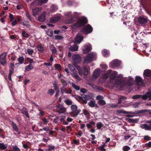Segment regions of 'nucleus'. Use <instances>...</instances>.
Here are the masks:
<instances>
[{
  "mask_svg": "<svg viewBox=\"0 0 151 151\" xmlns=\"http://www.w3.org/2000/svg\"><path fill=\"white\" fill-rule=\"evenodd\" d=\"M43 129L44 131L47 132L50 130V128L49 127L47 126L46 127H44Z\"/></svg>",
  "mask_w": 151,
  "mask_h": 151,
  "instance_id": "e2e57ef3",
  "label": "nucleus"
},
{
  "mask_svg": "<svg viewBox=\"0 0 151 151\" xmlns=\"http://www.w3.org/2000/svg\"><path fill=\"white\" fill-rule=\"evenodd\" d=\"M61 18V15L60 14L55 15L51 18L50 20V22L51 23H55L58 21Z\"/></svg>",
  "mask_w": 151,
  "mask_h": 151,
  "instance_id": "4468645a",
  "label": "nucleus"
},
{
  "mask_svg": "<svg viewBox=\"0 0 151 151\" xmlns=\"http://www.w3.org/2000/svg\"><path fill=\"white\" fill-rule=\"evenodd\" d=\"M83 37L81 34L79 33H78L76 35V37L75 38V43H80L83 40Z\"/></svg>",
  "mask_w": 151,
  "mask_h": 151,
  "instance_id": "2eb2a0df",
  "label": "nucleus"
},
{
  "mask_svg": "<svg viewBox=\"0 0 151 151\" xmlns=\"http://www.w3.org/2000/svg\"><path fill=\"white\" fill-rule=\"evenodd\" d=\"M96 56L95 53L91 52L88 54L86 56L84 57V63H88L91 62L93 58Z\"/></svg>",
  "mask_w": 151,
  "mask_h": 151,
  "instance_id": "7ed1b4c3",
  "label": "nucleus"
},
{
  "mask_svg": "<svg viewBox=\"0 0 151 151\" xmlns=\"http://www.w3.org/2000/svg\"><path fill=\"white\" fill-rule=\"evenodd\" d=\"M55 38L57 40H61L63 38V37L61 36L56 35L55 36Z\"/></svg>",
  "mask_w": 151,
  "mask_h": 151,
  "instance_id": "4d7b16f0",
  "label": "nucleus"
},
{
  "mask_svg": "<svg viewBox=\"0 0 151 151\" xmlns=\"http://www.w3.org/2000/svg\"><path fill=\"white\" fill-rule=\"evenodd\" d=\"M14 71L13 70H9V75L8 76V78L10 80L12 81V79H11V76L12 73H13Z\"/></svg>",
  "mask_w": 151,
  "mask_h": 151,
  "instance_id": "c03bdc74",
  "label": "nucleus"
},
{
  "mask_svg": "<svg viewBox=\"0 0 151 151\" xmlns=\"http://www.w3.org/2000/svg\"><path fill=\"white\" fill-rule=\"evenodd\" d=\"M42 121L43 122L44 124L46 125L48 122V121L45 118H44L42 119Z\"/></svg>",
  "mask_w": 151,
  "mask_h": 151,
  "instance_id": "13d9d810",
  "label": "nucleus"
},
{
  "mask_svg": "<svg viewBox=\"0 0 151 151\" xmlns=\"http://www.w3.org/2000/svg\"><path fill=\"white\" fill-rule=\"evenodd\" d=\"M92 49V47L90 45H86L83 46L82 48L83 53H86L90 51Z\"/></svg>",
  "mask_w": 151,
  "mask_h": 151,
  "instance_id": "ddd939ff",
  "label": "nucleus"
},
{
  "mask_svg": "<svg viewBox=\"0 0 151 151\" xmlns=\"http://www.w3.org/2000/svg\"><path fill=\"white\" fill-rule=\"evenodd\" d=\"M9 17L11 21H12L14 19V18L13 16V15L11 14H9Z\"/></svg>",
  "mask_w": 151,
  "mask_h": 151,
  "instance_id": "680f3d73",
  "label": "nucleus"
},
{
  "mask_svg": "<svg viewBox=\"0 0 151 151\" xmlns=\"http://www.w3.org/2000/svg\"><path fill=\"white\" fill-rule=\"evenodd\" d=\"M135 81L136 84L140 87L143 86L144 83L143 82L142 79L141 77L139 76L136 77Z\"/></svg>",
  "mask_w": 151,
  "mask_h": 151,
  "instance_id": "1a4fd4ad",
  "label": "nucleus"
},
{
  "mask_svg": "<svg viewBox=\"0 0 151 151\" xmlns=\"http://www.w3.org/2000/svg\"><path fill=\"white\" fill-rule=\"evenodd\" d=\"M42 9V7L35 8L32 9V14L33 15L35 16L38 14Z\"/></svg>",
  "mask_w": 151,
  "mask_h": 151,
  "instance_id": "dca6fc26",
  "label": "nucleus"
},
{
  "mask_svg": "<svg viewBox=\"0 0 151 151\" xmlns=\"http://www.w3.org/2000/svg\"><path fill=\"white\" fill-rule=\"evenodd\" d=\"M120 62L117 60H115L109 63V65L112 68H115L120 65Z\"/></svg>",
  "mask_w": 151,
  "mask_h": 151,
  "instance_id": "f8f14e48",
  "label": "nucleus"
},
{
  "mask_svg": "<svg viewBox=\"0 0 151 151\" xmlns=\"http://www.w3.org/2000/svg\"><path fill=\"white\" fill-rule=\"evenodd\" d=\"M38 50L40 52H42L44 50V48L41 45H38L37 46Z\"/></svg>",
  "mask_w": 151,
  "mask_h": 151,
  "instance_id": "7c9ffc66",
  "label": "nucleus"
},
{
  "mask_svg": "<svg viewBox=\"0 0 151 151\" xmlns=\"http://www.w3.org/2000/svg\"><path fill=\"white\" fill-rule=\"evenodd\" d=\"M68 68L71 71H72L73 73L76 72L77 71L76 70L71 64H68Z\"/></svg>",
  "mask_w": 151,
  "mask_h": 151,
  "instance_id": "bb28decb",
  "label": "nucleus"
},
{
  "mask_svg": "<svg viewBox=\"0 0 151 151\" xmlns=\"http://www.w3.org/2000/svg\"><path fill=\"white\" fill-rule=\"evenodd\" d=\"M21 111L22 114H24L27 117L29 118V116L28 113V112L26 108H23L21 110Z\"/></svg>",
  "mask_w": 151,
  "mask_h": 151,
  "instance_id": "a878e982",
  "label": "nucleus"
},
{
  "mask_svg": "<svg viewBox=\"0 0 151 151\" xmlns=\"http://www.w3.org/2000/svg\"><path fill=\"white\" fill-rule=\"evenodd\" d=\"M58 8L56 6L54 5H52L51 7V10L52 12H54L58 9Z\"/></svg>",
  "mask_w": 151,
  "mask_h": 151,
  "instance_id": "e433bc0d",
  "label": "nucleus"
},
{
  "mask_svg": "<svg viewBox=\"0 0 151 151\" xmlns=\"http://www.w3.org/2000/svg\"><path fill=\"white\" fill-rule=\"evenodd\" d=\"M22 34L23 37L26 38H28L29 37V35L27 33H26L24 31L22 32Z\"/></svg>",
  "mask_w": 151,
  "mask_h": 151,
  "instance_id": "de8ad7c7",
  "label": "nucleus"
},
{
  "mask_svg": "<svg viewBox=\"0 0 151 151\" xmlns=\"http://www.w3.org/2000/svg\"><path fill=\"white\" fill-rule=\"evenodd\" d=\"M97 128L99 129L103 126V124L101 122H98L96 124Z\"/></svg>",
  "mask_w": 151,
  "mask_h": 151,
  "instance_id": "a18cd8bd",
  "label": "nucleus"
},
{
  "mask_svg": "<svg viewBox=\"0 0 151 151\" xmlns=\"http://www.w3.org/2000/svg\"><path fill=\"white\" fill-rule=\"evenodd\" d=\"M13 151H20V150L17 146H14L13 147Z\"/></svg>",
  "mask_w": 151,
  "mask_h": 151,
  "instance_id": "864d4df0",
  "label": "nucleus"
},
{
  "mask_svg": "<svg viewBox=\"0 0 151 151\" xmlns=\"http://www.w3.org/2000/svg\"><path fill=\"white\" fill-rule=\"evenodd\" d=\"M14 67V64L13 63H11L10 65V68L9 70H13L14 71V69L13 68Z\"/></svg>",
  "mask_w": 151,
  "mask_h": 151,
  "instance_id": "0e129e2a",
  "label": "nucleus"
},
{
  "mask_svg": "<svg viewBox=\"0 0 151 151\" xmlns=\"http://www.w3.org/2000/svg\"><path fill=\"white\" fill-rule=\"evenodd\" d=\"M69 49L72 51H75L77 50L78 49V46L75 45L73 46H70L69 47Z\"/></svg>",
  "mask_w": 151,
  "mask_h": 151,
  "instance_id": "393cba45",
  "label": "nucleus"
},
{
  "mask_svg": "<svg viewBox=\"0 0 151 151\" xmlns=\"http://www.w3.org/2000/svg\"><path fill=\"white\" fill-rule=\"evenodd\" d=\"M117 72L116 71H114L113 73L111 74L110 76V78L111 79H114L116 77Z\"/></svg>",
  "mask_w": 151,
  "mask_h": 151,
  "instance_id": "c756f323",
  "label": "nucleus"
},
{
  "mask_svg": "<svg viewBox=\"0 0 151 151\" xmlns=\"http://www.w3.org/2000/svg\"><path fill=\"white\" fill-rule=\"evenodd\" d=\"M7 148V145L3 143H0V149L2 150H5Z\"/></svg>",
  "mask_w": 151,
  "mask_h": 151,
  "instance_id": "72a5a7b5",
  "label": "nucleus"
},
{
  "mask_svg": "<svg viewBox=\"0 0 151 151\" xmlns=\"http://www.w3.org/2000/svg\"><path fill=\"white\" fill-rule=\"evenodd\" d=\"M140 127L142 128L145 129V130H150V125L148 126L146 124H142L140 125Z\"/></svg>",
  "mask_w": 151,
  "mask_h": 151,
  "instance_id": "4be33fe9",
  "label": "nucleus"
},
{
  "mask_svg": "<svg viewBox=\"0 0 151 151\" xmlns=\"http://www.w3.org/2000/svg\"><path fill=\"white\" fill-rule=\"evenodd\" d=\"M150 93V92H148L147 93V96L149 98V100H151V94H149Z\"/></svg>",
  "mask_w": 151,
  "mask_h": 151,
  "instance_id": "774afa93",
  "label": "nucleus"
},
{
  "mask_svg": "<svg viewBox=\"0 0 151 151\" xmlns=\"http://www.w3.org/2000/svg\"><path fill=\"white\" fill-rule=\"evenodd\" d=\"M71 85L72 87L77 90H79L80 89V88L78 86L76 85L74 83H72Z\"/></svg>",
  "mask_w": 151,
  "mask_h": 151,
  "instance_id": "c9c22d12",
  "label": "nucleus"
},
{
  "mask_svg": "<svg viewBox=\"0 0 151 151\" xmlns=\"http://www.w3.org/2000/svg\"><path fill=\"white\" fill-rule=\"evenodd\" d=\"M139 102H136L134 103L133 105V106L134 108H137L138 107V105L139 104Z\"/></svg>",
  "mask_w": 151,
  "mask_h": 151,
  "instance_id": "bf43d9fd",
  "label": "nucleus"
},
{
  "mask_svg": "<svg viewBox=\"0 0 151 151\" xmlns=\"http://www.w3.org/2000/svg\"><path fill=\"white\" fill-rule=\"evenodd\" d=\"M58 117H56L55 118L53 119V122L57 124L58 121Z\"/></svg>",
  "mask_w": 151,
  "mask_h": 151,
  "instance_id": "052dcab7",
  "label": "nucleus"
},
{
  "mask_svg": "<svg viewBox=\"0 0 151 151\" xmlns=\"http://www.w3.org/2000/svg\"><path fill=\"white\" fill-rule=\"evenodd\" d=\"M65 102L68 105H71L72 104V101L69 99H67L65 101Z\"/></svg>",
  "mask_w": 151,
  "mask_h": 151,
  "instance_id": "37998d69",
  "label": "nucleus"
},
{
  "mask_svg": "<svg viewBox=\"0 0 151 151\" xmlns=\"http://www.w3.org/2000/svg\"><path fill=\"white\" fill-rule=\"evenodd\" d=\"M55 92V91L53 89H50L49 90L48 93L50 95H52Z\"/></svg>",
  "mask_w": 151,
  "mask_h": 151,
  "instance_id": "ea45409f",
  "label": "nucleus"
},
{
  "mask_svg": "<svg viewBox=\"0 0 151 151\" xmlns=\"http://www.w3.org/2000/svg\"><path fill=\"white\" fill-rule=\"evenodd\" d=\"M83 112L84 114L86 116L88 114V111L86 109H83Z\"/></svg>",
  "mask_w": 151,
  "mask_h": 151,
  "instance_id": "69168bd1",
  "label": "nucleus"
},
{
  "mask_svg": "<svg viewBox=\"0 0 151 151\" xmlns=\"http://www.w3.org/2000/svg\"><path fill=\"white\" fill-rule=\"evenodd\" d=\"M53 85L54 87V89L55 90H59V88L57 86V85L55 81L53 83Z\"/></svg>",
  "mask_w": 151,
  "mask_h": 151,
  "instance_id": "3c124183",
  "label": "nucleus"
},
{
  "mask_svg": "<svg viewBox=\"0 0 151 151\" xmlns=\"http://www.w3.org/2000/svg\"><path fill=\"white\" fill-rule=\"evenodd\" d=\"M117 113L119 114H138L140 113H142L144 112L143 110H140L138 111H136L134 112L132 111L127 112L125 111L124 110H119L116 111Z\"/></svg>",
  "mask_w": 151,
  "mask_h": 151,
  "instance_id": "39448f33",
  "label": "nucleus"
},
{
  "mask_svg": "<svg viewBox=\"0 0 151 151\" xmlns=\"http://www.w3.org/2000/svg\"><path fill=\"white\" fill-rule=\"evenodd\" d=\"M100 66L103 69V71H105L107 69V66L105 64H101L100 65Z\"/></svg>",
  "mask_w": 151,
  "mask_h": 151,
  "instance_id": "a19ab883",
  "label": "nucleus"
},
{
  "mask_svg": "<svg viewBox=\"0 0 151 151\" xmlns=\"http://www.w3.org/2000/svg\"><path fill=\"white\" fill-rule=\"evenodd\" d=\"M61 92L62 94L66 93V94H71L72 92V91L70 88L66 89V88L63 87L61 89Z\"/></svg>",
  "mask_w": 151,
  "mask_h": 151,
  "instance_id": "a211bd4d",
  "label": "nucleus"
},
{
  "mask_svg": "<svg viewBox=\"0 0 151 151\" xmlns=\"http://www.w3.org/2000/svg\"><path fill=\"white\" fill-rule=\"evenodd\" d=\"M6 53L4 52L0 55V63L3 65H4L6 64Z\"/></svg>",
  "mask_w": 151,
  "mask_h": 151,
  "instance_id": "9b49d317",
  "label": "nucleus"
},
{
  "mask_svg": "<svg viewBox=\"0 0 151 151\" xmlns=\"http://www.w3.org/2000/svg\"><path fill=\"white\" fill-rule=\"evenodd\" d=\"M48 0H39L38 1L37 4L39 5H41L42 4L46 3Z\"/></svg>",
  "mask_w": 151,
  "mask_h": 151,
  "instance_id": "2f4dec72",
  "label": "nucleus"
},
{
  "mask_svg": "<svg viewBox=\"0 0 151 151\" xmlns=\"http://www.w3.org/2000/svg\"><path fill=\"white\" fill-rule=\"evenodd\" d=\"M71 109L72 111L70 112V114L74 117L77 116L81 111L80 109H78L77 106L75 105H71Z\"/></svg>",
  "mask_w": 151,
  "mask_h": 151,
  "instance_id": "f03ea898",
  "label": "nucleus"
},
{
  "mask_svg": "<svg viewBox=\"0 0 151 151\" xmlns=\"http://www.w3.org/2000/svg\"><path fill=\"white\" fill-rule=\"evenodd\" d=\"M144 75L147 77H150L151 76V70L149 69L145 70H144Z\"/></svg>",
  "mask_w": 151,
  "mask_h": 151,
  "instance_id": "412c9836",
  "label": "nucleus"
},
{
  "mask_svg": "<svg viewBox=\"0 0 151 151\" xmlns=\"http://www.w3.org/2000/svg\"><path fill=\"white\" fill-rule=\"evenodd\" d=\"M98 103L100 105L103 106L106 104V102L103 99L99 101Z\"/></svg>",
  "mask_w": 151,
  "mask_h": 151,
  "instance_id": "58836bf2",
  "label": "nucleus"
},
{
  "mask_svg": "<svg viewBox=\"0 0 151 151\" xmlns=\"http://www.w3.org/2000/svg\"><path fill=\"white\" fill-rule=\"evenodd\" d=\"M76 68L78 70L79 75L81 76L82 75L86 76L88 74L89 68L88 66H84L82 68L80 66H77Z\"/></svg>",
  "mask_w": 151,
  "mask_h": 151,
  "instance_id": "f257e3e1",
  "label": "nucleus"
},
{
  "mask_svg": "<svg viewBox=\"0 0 151 151\" xmlns=\"http://www.w3.org/2000/svg\"><path fill=\"white\" fill-rule=\"evenodd\" d=\"M92 30V27L91 25L88 24L84 27L83 29L82 30V31L86 34H88L91 32Z\"/></svg>",
  "mask_w": 151,
  "mask_h": 151,
  "instance_id": "9d476101",
  "label": "nucleus"
},
{
  "mask_svg": "<svg viewBox=\"0 0 151 151\" xmlns=\"http://www.w3.org/2000/svg\"><path fill=\"white\" fill-rule=\"evenodd\" d=\"M103 99V97L100 95H98L96 97V99L99 101L102 100Z\"/></svg>",
  "mask_w": 151,
  "mask_h": 151,
  "instance_id": "6e6d98bb",
  "label": "nucleus"
},
{
  "mask_svg": "<svg viewBox=\"0 0 151 151\" xmlns=\"http://www.w3.org/2000/svg\"><path fill=\"white\" fill-rule=\"evenodd\" d=\"M47 34L48 36L51 37L53 35V32L51 30H48L47 32Z\"/></svg>",
  "mask_w": 151,
  "mask_h": 151,
  "instance_id": "49530a36",
  "label": "nucleus"
},
{
  "mask_svg": "<svg viewBox=\"0 0 151 151\" xmlns=\"http://www.w3.org/2000/svg\"><path fill=\"white\" fill-rule=\"evenodd\" d=\"M108 106L110 108H114L118 106V105L116 104H109L108 105Z\"/></svg>",
  "mask_w": 151,
  "mask_h": 151,
  "instance_id": "79ce46f5",
  "label": "nucleus"
},
{
  "mask_svg": "<svg viewBox=\"0 0 151 151\" xmlns=\"http://www.w3.org/2000/svg\"><path fill=\"white\" fill-rule=\"evenodd\" d=\"M46 12H43L38 17L39 21L41 22H44L45 20V14Z\"/></svg>",
  "mask_w": 151,
  "mask_h": 151,
  "instance_id": "f3484780",
  "label": "nucleus"
},
{
  "mask_svg": "<svg viewBox=\"0 0 151 151\" xmlns=\"http://www.w3.org/2000/svg\"><path fill=\"white\" fill-rule=\"evenodd\" d=\"M76 72H73V73H71V75L74 78L80 81L81 80V78L78 76Z\"/></svg>",
  "mask_w": 151,
  "mask_h": 151,
  "instance_id": "5701e85b",
  "label": "nucleus"
},
{
  "mask_svg": "<svg viewBox=\"0 0 151 151\" xmlns=\"http://www.w3.org/2000/svg\"><path fill=\"white\" fill-rule=\"evenodd\" d=\"M141 96L140 95H135L132 96V98L133 99H136L140 98Z\"/></svg>",
  "mask_w": 151,
  "mask_h": 151,
  "instance_id": "5fc2aeb1",
  "label": "nucleus"
},
{
  "mask_svg": "<svg viewBox=\"0 0 151 151\" xmlns=\"http://www.w3.org/2000/svg\"><path fill=\"white\" fill-rule=\"evenodd\" d=\"M136 20L135 23L137 25L141 24L142 25H143L145 24L147 22V19L142 17H139Z\"/></svg>",
  "mask_w": 151,
  "mask_h": 151,
  "instance_id": "0eeeda50",
  "label": "nucleus"
},
{
  "mask_svg": "<svg viewBox=\"0 0 151 151\" xmlns=\"http://www.w3.org/2000/svg\"><path fill=\"white\" fill-rule=\"evenodd\" d=\"M122 79L121 78H117L115 80V84L116 85H121L122 84Z\"/></svg>",
  "mask_w": 151,
  "mask_h": 151,
  "instance_id": "c85d7f7f",
  "label": "nucleus"
},
{
  "mask_svg": "<svg viewBox=\"0 0 151 151\" xmlns=\"http://www.w3.org/2000/svg\"><path fill=\"white\" fill-rule=\"evenodd\" d=\"M55 68L58 70H60L61 69V68L60 65L58 64H56L55 65Z\"/></svg>",
  "mask_w": 151,
  "mask_h": 151,
  "instance_id": "603ef678",
  "label": "nucleus"
},
{
  "mask_svg": "<svg viewBox=\"0 0 151 151\" xmlns=\"http://www.w3.org/2000/svg\"><path fill=\"white\" fill-rule=\"evenodd\" d=\"M33 68L32 64L30 63L28 65L26 66L25 69L26 70L29 71Z\"/></svg>",
  "mask_w": 151,
  "mask_h": 151,
  "instance_id": "473e14b6",
  "label": "nucleus"
},
{
  "mask_svg": "<svg viewBox=\"0 0 151 151\" xmlns=\"http://www.w3.org/2000/svg\"><path fill=\"white\" fill-rule=\"evenodd\" d=\"M13 129L14 130L16 131H17L18 130V127L17 126L16 124L14 122H12V124Z\"/></svg>",
  "mask_w": 151,
  "mask_h": 151,
  "instance_id": "f704fd0d",
  "label": "nucleus"
},
{
  "mask_svg": "<svg viewBox=\"0 0 151 151\" xmlns=\"http://www.w3.org/2000/svg\"><path fill=\"white\" fill-rule=\"evenodd\" d=\"M72 59L73 60V64L74 66L76 68L77 66H79L77 65V63H80L81 60V58L78 55H74L72 57Z\"/></svg>",
  "mask_w": 151,
  "mask_h": 151,
  "instance_id": "20e7f679",
  "label": "nucleus"
},
{
  "mask_svg": "<svg viewBox=\"0 0 151 151\" xmlns=\"http://www.w3.org/2000/svg\"><path fill=\"white\" fill-rule=\"evenodd\" d=\"M86 90L84 88H81L80 89V91L81 93H85L86 92Z\"/></svg>",
  "mask_w": 151,
  "mask_h": 151,
  "instance_id": "338daca9",
  "label": "nucleus"
},
{
  "mask_svg": "<svg viewBox=\"0 0 151 151\" xmlns=\"http://www.w3.org/2000/svg\"><path fill=\"white\" fill-rule=\"evenodd\" d=\"M134 83L133 78L130 76L129 77L127 83V85L129 86H131L134 84Z\"/></svg>",
  "mask_w": 151,
  "mask_h": 151,
  "instance_id": "aec40b11",
  "label": "nucleus"
},
{
  "mask_svg": "<svg viewBox=\"0 0 151 151\" xmlns=\"http://www.w3.org/2000/svg\"><path fill=\"white\" fill-rule=\"evenodd\" d=\"M102 53L103 55L105 57H107L109 55V52L107 50L105 49L102 51Z\"/></svg>",
  "mask_w": 151,
  "mask_h": 151,
  "instance_id": "cd10ccee",
  "label": "nucleus"
},
{
  "mask_svg": "<svg viewBox=\"0 0 151 151\" xmlns=\"http://www.w3.org/2000/svg\"><path fill=\"white\" fill-rule=\"evenodd\" d=\"M24 60V58L22 57H20L18 59V61L20 64L23 63Z\"/></svg>",
  "mask_w": 151,
  "mask_h": 151,
  "instance_id": "4c0bfd02",
  "label": "nucleus"
},
{
  "mask_svg": "<svg viewBox=\"0 0 151 151\" xmlns=\"http://www.w3.org/2000/svg\"><path fill=\"white\" fill-rule=\"evenodd\" d=\"M130 149V147L127 146H124L123 147V150L124 151H128Z\"/></svg>",
  "mask_w": 151,
  "mask_h": 151,
  "instance_id": "09e8293b",
  "label": "nucleus"
},
{
  "mask_svg": "<svg viewBox=\"0 0 151 151\" xmlns=\"http://www.w3.org/2000/svg\"><path fill=\"white\" fill-rule=\"evenodd\" d=\"M55 107L58 109L57 112L59 113H63L66 111V108L62 104H58L55 106Z\"/></svg>",
  "mask_w": 151,
  "mask_h": 151,
  "instance_id": "6e6552de",
  "label": "nucleus"
},
{
  "mask_svg": "<svg viewBox=\"0 0 151 151\" xmlns=\"http://www.w3.org/2000/svg\"><path fill=\"white\" fill-rule=\"evenodd\" d=\"M95 101H91L88 103V105L91 107H93L95 106L98 107L97 104L95 103Z\"/></svg>",
  "mask_w": 151,
  "mask_h": 151,
  "instance_id": "b1692460",
  "label": "nucleus"
},
{
  "mask_svg": "<svg viewBox=\"0 0 151 151\" xmlns=\"http://www.w3.org/2000/svg\"><path fill=\"white\" fill-rule=\"evenodd\" d=\"M87 22L86 18H82L78 19L75 25L77 27L82 26Z\"/></svg>",
  "mask_w": 151,
  "mask_h": 151,
  "instance_id": "423d86ee",
  "label": "nucleus"
},
{
  "mask_svg": "<svg viewBox=\"0 0 151 151\" xmlns=\"http://www.w3.org/2000/svg\"><path fill=\"white\" fill-rule=\"evenodd\" d=\"M100 70L99 69H96L94 71L93 74V78H96L98 77L100 74Z\"/></svg>",
  "mask_w": 151,
  "mask_h": 151,
  "instance_id": "6ab92c4d",
  "label": "nucleus"
},
{
  "mask_svg": "<svg viewBox=\"0 0 151 151\" xmlns=\"http://www.w3.org/2000/svg\"><path fill=\"white\" fill-rule=\"evenodd\" d=\"M27 52L29 55H32L33 52V50L32 49L30 48H28L27 50Z\"/></svg>",
  "mask_w": 151,
  "mask_h": 151,
  "instance_id": "8fccbe9b",
  "label": "nucleus"
}]
</instances>
